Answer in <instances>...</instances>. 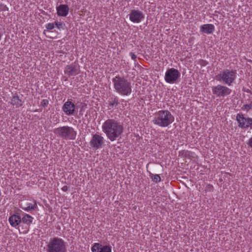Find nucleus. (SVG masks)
I'll use <instances>...</instances> for the list:
<instances>
[{
    "mask_svg": "<svg viewBox=\"0 0 252 252\" xmlns=\"http://www.w3.org/2000/svg\"><path fill=\"white\" fill-rule=\"evenodd\" d=\"M62 190L63 191H66L68 190V187L66 186H64L62 187Z\"/></svg>",
    "mask_w": 252,
    "mask_h": 252,
    "instance_id": "29",
    "label": "nucleus"
},
{
    "mask_svg": "<svg viewBox=\"0 0 252 252\" xmlns=\"http://www.w3.org/2000/svg\"><path fill=\"white\" fill-rule=\"evenodd\" d=\"M21 207L25 211H30L34 210L37 207V204L35 201H32V203L24 202L21 203Z\"/></svg>",
    "mask_w": 252,
    "mask_h": 252,
    "instance_id": "17",
    "label": "nucleus"
},
{
    "mask_svg": "<svg viewBox=\"0 0 252 252\" xmlns=\"http://www.w3.org/2000/svg\"><path fill=\"white\" fill-rule=\"evenodd\" d=\"M55 24L52 23H48L46 25V28L48 30H53L55 28Z\"/></svg>",
    "mask_w": 252,
    "mask_h": 252,
    "instance_id": "25",
    "label": "nucleus"
},
{
    "mask_svg": "<svg viewBox=\"0 0 252 252\" xmlns=\"http://www.w3.org/2000/svg\"><path fill=\"white\" fill-rule=\"evenodd\" d=\"M236 120L239 126L243 128H247L252 125V118L246 117L242 114L237 115Z\"/></svg>",
    "mask_w": 252,
    "mask_h": 252,
    "instance_id": "9",
    "label": "nucleus"
},
{
    "mask_svg": "<svg viewBox=\"0 0 252 252\" xmlns=\"http://www.w3.org/2000/svg\"><path fill=\"white\" fill-rule=\"evenodd\" d=\"M247 144L248 145L251 147V148H252V137L250 138L248 142H247Z\"/></svg>",
    "mask_w": 252,
    "mask_h": 252,
    "instance_id": "26",
    "label": "nucleus"
},
{
    "mask_svg": "<svg viewBox=\"0 0 252 252\" xmlns=\"http://www.w3.org/2000/svg\"><path fill=\"white\" fill-rule=\"evenodd\" d=\"M56 9L57 13L59 16L65 17L68 14L69 7L66 4H60Z\"/></svg>",
    "mask_w": 252,
    "mask_h": 252,
    "instance_id": "15",
    "label": "nucleus"
},
{
    "mask_svg": "<svg viewBox=\"0 0 252 252\" xmlns=\"http://www.w3.org/2000/svg\"><path fill=\"white\" fill-rule=\"evenodd\" d=\"M46 252H66V246L64 241L59 237L51 238L47 243Z\"/></svg>",
    "mask_w": 252,
    "mask_h": 252,
    "instance_id": "3",
    "label": "nucleus"
},
{
    "mask_svg": "<svg viewBox=\"0 0 252 252\" xmlns=\"http://www.w3.org/2000/svg\"><path fill=\"white\" fill-rule=\"evenodd\" d=\"M122 102H123V103H122L123 105L126 104V101H124V100H123Z\"/></svg>",
    "mask_w": 252,
    "mask_h": 252,
    "instance_id": "30",
    "label": "nucleus"
},
{
    "mask_svg": "<svg viewBox=\"0 0 252 252\" xmlns=\"http://www.w3.org/2000/svg\"><path fill=\"white\" fill-rule=\"evenodd\" d=\"M215 29L214 25L211 24L202 25L200 28V31L206 34L212 33L215 31Z\"/></svg>",
    "mask_w": 252,
    "mask_h": 252,
    "instance_id": "16",
    "label": "nucleus"
},
{
    "mask_svg": "<svg viewBox=\"0 0 252 252\" xmlns=\"http://www.w3.org/2000/svg\"><path fill=\"white\" fill-rule=\"evenodd\" d=\"M174 121V117L168 110L158 112L153 120V123L160 127H167Z\"/></svg>",
    "mask_w": 252,
    "mask_h": 252,
    "instance_id": "2",
    "label": "nucleus"
},
{
    "mask_svg": "<svg viewBox=\"0 0 252 252\" xmlns=\"http://www.w3.org/2000/svg\"><path fill=\"white\" fill-rule=\"evenodd\" d=\"M8 220L10 225L15 227L21 222V219L19 216L13 215L9 218Z\"/></svg>",
    "mask_w": 252,
    "mask_h": 252,
    "instance_id": "18",
    "label": "nucleus"
},
{
    "mask_svg": "<svg viewBox=\"0 0 252 252\" xmlns=\"http://www.w3.org/2000/svg\"><path fill=\"white\" fill-rule=\"evenodd\" d=\"M236 78V72L233 70H226L216 76L217 80L230 86Z\"/></svg>",
    "mask_w": 252,
    "mask_h": 252,
    "instance_id": "6",
    "label": "nucleus"
},
{
    "mask_svg": "<svg viewBox=\"0 0 252 252\" xmlns=\"http://www.w3.org/2000/svg\"><path fill=\"white\" fill-rule=\"evenodd\" d=\"M251 109H252V102H251V103H250L249 104H244L242 107V109L243 111H245L246 112L249 111Z\"/></svg>",
    "mask_w": 252,
    "mask_h": 252,
    "instance_id": "21",
    "label": "nucleus"
},
{
    "mask_svg": "<svg viewBox=\"0 0 252 252\" xmlns=\"http://www.w3.org/2000/svg\"><path fill=\"white\" fill-rule=\"evenodd\" d=\"M63 110L67 115H73L75 111V105L70 101H67L63 106Z\"/></svg>",
    "mask_w": 252,
    "mask_h": 252,
    "instance_id": "14",
    "label": "nucleus"
},
{
    "mask_svg": "<svg viewBox=\"0 0 252 252\" xmlns=\"http://www.w3.org/2000/svg\"><path fill=\"white\" fill-rule=\"evenodd\" d=\"M32 220L33 218L32 216L29 215H26L23 217L21 221H22L23 223L30 224L32 222Z\"/></svg>",
    "mask_w": 252,
    "mask_h": 252,
    "instance_id": "20",
    "label": "nucleus"
},
{
    "mask_svg": "<svg viewBox=\"0 0 252 252\" xmlns=\"http://www.w3.org/2000/svg\"><path fill=\"white\" fill-rule=\"evenodd\" d=\"M91 251L92 252H112V247L110 245L94 243L91 248Z\"/></svg>",
    "mask_w": 252,
    "mask_h": 252,
    "instance_id": "11",
    "label": "nucleus"
},
{
    "mask_svg": "<svg viewBox=\"0 0 252 252\" xmlns=\"http://www.w3.org/2000/svg\"><path fill=\"white\" fill-rule=\"evenodd\" d=\"M104 138L97 134L93 135L90 141L91 146L95 149L100 148L104 144Z\"/></svg>",
    "mask_w": 252,
    "mask_h": 252,
    "instance_id": "10",
    "label": "nucleus"
},
{
    "mask_svg": "<svg viewBox=\"0 0 252 252\" xmlns=\"http://www.w3.org/2000/svg\"><path fill=\"white\" fill-rule=\"evenodd\" d=\"M130 56L132 60H135L136 58V56L133 53H130Z\"/></svg>",
    "mask_w": 252,
    "mask_h": 252,
    "instance_id": "28",
    "label": "nucleus"
},
{
    "mask_svg": "<svg viewBox=\"0 0 252 252\" xmlns=\"http://www.w3.org/2000/svg\"><path fill=\"white\" fill-rule=\"evenodd\" d=\"M48 103V101L46 99L43 100L42 102H41V104L43 106L47 105Z\"/></svg>",
    "mask_w": 252,
    "mask_h": 252,
    "instance_id": "27",
    "label": "nucleus"
},
{
    "mask_svg": "<svg viewBox=\"0 0 252 252\" xmlns=\"http://www.w3.org/2000/svg\"><path fill=\"white\" fill-rule=\"evenodd\" d=\"M53 132L58 136L68 140L75 139L77 134L76 131L68 126L56 128L54 129Z\"/></svg>",
    "mask_w": 252,
    "mask_h": 252,
    "instance_id": "5",
    "label": "nucleus"
},
{
    "mask_svg": "<svg viewBox=\"0 0 252 252\" xmlns=\"http://www.w3.org/2000/svg\"><path fill=\"white\" fill-rule=\"evenodd\" d=\"M11 104L14 107L18 108L22 105V101L18 96L14 95L11 99Z\"/></svg>",
    "mask_w": 252,
    "mask_h": 252,
    "instance_id": "19",
    "label": "nucleus"
},
{
    "mask_svg": "<svg viewBox=\"0 0 252 252\" xmlns=\"http://www.w3.org/2000/svg\"><path fill=\"white\" fill-rule=\"evenodd\" d=\"M153 180L156 182H159L161 180L160 177L158 174H155L154 175L153 177L152 178Z\"/></svg>",
    "mask_w": 252,
    "mask_h": 252,
    "instance_id": "23",
    "label": "nucleus"
},
{
    "mask_svg": "<svg viewBox=\"0 0 252 252\" xmlns=\"http://www.w3.org/2000/svg\"><path fill=\"white\" fill-rule=\"evenodd\" d=\"M212 93L219 97H224L231 93V90L227 87L221 85H218L212 88Z\"/></svg>",
    "mask_w": 252,
    "mask_h": 252,
    "instance_id": "8",
    "label": "nucleus"
},
{
    "mask_svg": "<svg viewBox=\"0 0 252 252\" xmlns=\"http://www.w3.org/2000/svg\"><path fill=\"white\" fill-rule=\"evenodd\" d=\"M143 14L139 10H133L129 14L130 20L134 23H139L144 19Z\"/></svg>",
    "mask_w": 252,
    "mask_h": 252,
    "instance_id": "12",
    "label": "nucleus"
},
{
    "mask_svg": "<svg viewBox=\"0 0 252 252\" xmlns=\"http://www.w3.org/2000/svg\"><path fill=\"white\" fill-rule=\"evenodd\" d=\"M55 26H56V28L59 30L62 29L63 27V25L61 22H56L55 23Z\"/></svg>",
    "mask_w": 252,
    "mask_h": 252,
    "instance_id": "24",
    "label": "nucleus"
},
{
    "mask_svg": "<svg viewBox=\"0 0 252 252\" xmlns=\"http://www.w3.org/2000/svg\"><path fill=\"white\" fill-rule=\"evenodd\" d=\"M80 71L78 64L74 63L67 65L64 69V73L69 76H74L78 74Z\"/></svg>",
    "mask_w": 252,
    "mask_h": 252,
    "instance_id": "13",
    "label": "nucleus"
},
{
    "mask_svg": "<svg viewBox=\"0 0 252 252\" xmlns=\"http://www.w3.org/2000/svg\"><path fill=\"white\" fill-rule=\"evenodd\" d=\"M114 88L119 94L128 95L131 93L130 83L126 80L119 77H116L113 80Z\"/></svg>",
    "mask_w": 252,
    "mask_h": 252,
    "instance_id": "4",
    "label": "nucleus"
},
{
    "mask_svg": "<svg viewBox=\"0 0 252 252\" xmlns=\"http://www.w3.org/2000/svg\"><path fill=\"white\" fill-rule=\"evenodd\" d=\"M118 98H115L112 99L111 101L109 102V106L111 107L116 106L118 105Z\"/></svg>",
    "mask_w": 252,
    "mask_h": 252,
    "instance_id": "22",
    "label": "nucleus"
},
{
    "mask_svg": "<svg viewBox=\"0 0 252 252\" xmlns=\"http://www.w3.org/2000/svg\"><path fill=\"white\" fill-rule=\"evenodd\" d=\"M102 129L108 139L114 141L121 137L124 127L121 123L114 119H108L103 123Z\"/></svg>",
    "mask_w": 252,
    "mask_h": 252,
    "instance_id": "1",
    "label": "nucleus"
},
{
    "mask_svg": "<svg viewBox=\"0 0 252 252\" xmlns=\"http://www.w3.org/2000/svg\"><path fill=\"white\" fill-rule=\"evenodd\" d=\"M180 75L181 73L177 69L171 68L167 69L165 72L164 80L167 83L174 84L177 82Z\"/></svg>",
    "mask_w": 252,
    "mask_h": 252,
    "instance_id": "7",
    "label": "nucleus"
}]
</instances>
